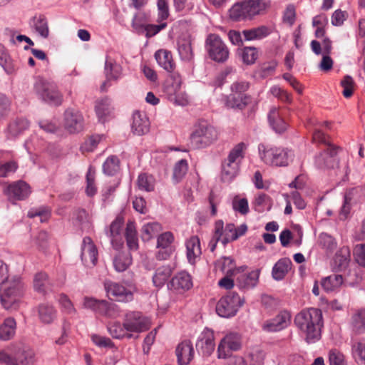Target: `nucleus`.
Listing matches in <instances>:
<instances>
[{"mask_svg":"<svg viewBox=\"0 0 365 365\" xmlns=\"http://www.w3.org/2000/svg\"><path fill=\"white\" fill-rule=\"evenodd\" d=\"M297 328L305 334L307 343H313L321 336V328L323 326L322 313L320 309L310 308L297 314L294 318Z\"/></svg>","mask_w":365,"mask_h":365,"instance_id":"nucleus-1","label":"nucleus"},{"mask_svg":"<svg viewBox=\"0 0 365 365\" xmlns=\"http://www.w3.org/2000/svg\"><path fill=\"white\" fill-rule=\"evenodd\" d=\"M0 284V302L6 309H16L20 298L24 293V284L19 277L1 279Z\"/></svg>","mask_w":365,"mask_h":365,"instance_id":"nucleus-2","label":"nucleus"},{"mask_svg":"<svg viewBox=\"0 0 365 365\" xmlns=\"http://www.w3.org/2000/svg\"><path fill=\"white\" fill-rule=\"evenodd\" d=\"M269 0H245L235 3L229 10L230 18L235 21L251 19L262 14L269 6Z\"/></svg>","mask_w":365,"mask_h":365,"instance_id":"nucleus-3","label":"nucleus"},{"mask_svg":"<svg viewBox=\"0 0 365 365\" xmlns=\"http://www.w3.org/2000/svg\"><path fill=\"white\" fill-rule=\"evenodd\" d=\"M217 131L210 123L204 120H198L190 135V143L195 148H204L217 139Z\"/></svg>","mask_w":365,"mask_h":365,"instance_id":"nucleus-4","label":"nucleus"},{"mask_svg":"<svg viewBox=\"0 0 365 365\" xmlns=\"http://www.w3.org/2000/svg\"><path fill=\"white\" fill-rule=\"evenodd\" d=\"M34 91L45 102L59 106L62 103V95L56 86L42 78H38L34 83Z\"/></svg>","mask_w":365,"mask_h":365,"instance_id":"nucleus-5","label":"nucleus"},{"mask_svg":"<svg viewBox=\"0 0 365 365\" xmlns=\"http://www.w3.org/2000/svg\"><path fill=\"white\" fill-rule=\"evenodd\" d=\"M205 48L209 57L215 62L223 63L228 59L229 49L218 35L210 34L207 36Z\"/></svg>","mask_w":365,"mask_h":365,"instance_id":"nucleus-6","label":"nucleus"},{"mask_svg":"<svg viewBox=\"0 0 365 365\" xmlns=\"http://www.w3.org/2000/svg\"><path fill=\"white\" fill-rule=\"evenodd\" d=\"M243 303L244 300L237 293H230L217 302L216 312L222 317H233Z\"/></svg>","mask_w":365,"mask_h":365,"instance_id":"nucleus-7","label":"nucleus"},{"mask_svg":"<svg viewBox=\"0 0 365 365\" xmlns=\"http://www.w3.org/2000/svg\"><path fill=\"white\" fill-rule=\"evenodd\" d=\"M241 347V335L237 332H230L221 339L218 345L217 357L219 359H226L231 356L233 351L240 350Z\"/></svg>","mask_w":365,"mask_h":365,"instance_id":"nucleus-8","label":"nucleus"},{"mask_svg":"<svg viewBox=\"0 0 365 365\" xmlns=\"http://www.w3.org/2000/svg\"><path fill=\"white\" fill-rule=\"evenodd\" d=\"M9 349L15 356L13 365H35V353L29 346L19 342L11 344Z\"/></svg>","mask_w":365,"mask_h":365,"instance_id":"nucleus-9","label":"nucleus"},{"mask_svg":"<svg viewBox=\"0 0 365 365\" xmlns=\"http://www.w3.org/2000/svg\"><path fill=\"white\" fill-rule=\"evenodd\" d=\"M104 288L108 297L118 302H128L133 299V294L122 284L107 280L104 282Z\"/></svg>","mask_w":365,"mask_h":365,"instance_id":"nucleus-10","label":"nucleus"},{"mask_svg":"<svg viewBox=\"0 0 365 365\" xmlns=\"http://www.w3.org/2000/svg\"><path fill=\"white\" fill-rule=\"evenodd\" d=\"M150 321L140 312L127 313L124 319V326L128 332H142L150 328Z\"/></svg>","mask_w":365,"mask_h":365,"instance_id":"nucleus-11","label":"nucleus"},{"mask_svg":"<svg viewBox=\"0 0 365 365\" xmlns=\"http://www.w3.org/2000/svg\"><path fill=\"white\" fill-rule=\"evenodd\" d=\"M4 192L11 200H23L30 195L31 190L27 182L19 180L9 184Z\"/></svg>","mask_w":365,"mask_h":365,"instance_id":"nucleus-12","label":"nucleus"},{"mask_svg":"<svg viewBox=\"0 0 365 365\" xmlns=\"http://www.w3.org/2000/svg\"><path fill=\"white\" fill-rule=\"evenodd\" d=\"M258 149L262 160H284L294 157L293 151L288 149L272 148L264 144H259Z\"/></svg>","mask_w":365,"mask_h":365,"instance_id":"nucleus-13","label":"nucleus"},{"mask_svg":"<svg viewBox=\"0 0 365 365\" xmlns=\"http://www.w3.org/2000/svg\"><path fill=\"white\" fill-rule=\"evenodd\" d=\"M81 260L87 267H93L98 261V250L92 240L86 237L83 238L81 247Z\"/></svg>","mask_w":365,"mask_h":365,"instance_id":"nucleus-14","label":"nucleus"},{"mask_svg":"<svg viewBox=\"0 0 365 365\" xmlns=\"http://www.w3.org/2000/svg\"><path fill=\"white\" fill-rule=\"evenodd\" d=\"M84 120L82 114L76 110L68 109L64 113L65 128L71 133H78L83 128Z\"/></svg>","mask_w":365,"mask_h":365,"instance_id":"nucleus-15","label":"nucleus"},{"mask_svg":"<svg viewBox=\"0 0 365 365\" xmlns=\"http://www.w3.org/2000/svg\"><path fill=\"white\" fill-rule=\"evenodd\" d=\"M291 321V315L288 312L282 311L274 318L266 321L262 328L266 331H278L287 327Z\"/></svg>","mask_w":365,"mask_h":365,"instance_id":"nucleus-16","label":"nucleus"},{"mask_svg":"<svg viewBox=\"0 0 365 365\" xmlns=\"http://www.w3.org/2000/svg\"><path fill=\"white\" fill-rule=\"evenodd\" d=\"M312 142L314 143L327 145L328 147L324 151V153L322 154L323 160L335 158L338 152L341 150L339 147L329 143L327 140V136L319 129H315L313 132Z\"/></svg>","mask_w":365,"mask_h":365,"instance_id":"nucleus-17","label":"nucleus"},{"mask_svg":"<svg viewBox=\"0 0 365 365\" xmlns=\"http://www.w3.org/2000/svg\"><path fill=\"white\" fill-rule=\"evenodd\" d=\"M214 334L210 330H205L200 336L196 348L203 356H209L215 349Z\"/></svg>","mask_w":365,"mask_h":365,"instance_id":"nucleus-18","label":"nucleus"},{"mask_svg":"<svg viewBox=\"0 0 365 365\" xmlns=\"http://www.w3.org/2000/svg\"><path fill=\"white\" fill-rule=\"evenodd\" d=\"M178 365H188L194 357L192 344L189 340L180 343L175 350Z\"/></svg>","mask_w":365,"mask_h":365,"instance_id":"nucleus-19","label":"nucleus"},{"mask_svg":"<svg viewBox=\"0 0 365 365\" xmlns=\"http://www.w3.org/2000/svg\"><path fill=\"white\" fill-rule=\"evenodd\" d=\"M105 74L106 81L101 86L103 91H106L107 87L109 86L108 82L110 81H117L121 77L122 67L113 60L107 58L105 63Z\"/></svg>","mask_w":365,"mask_h":365,"instance_id":"nucleus-20","label":"nucleus"},{"mask_svg":"<svg viewBox=\"0 0 365 365\" xmlns=\"http://www.w3.org/2000/svg\"><path fill=\"white\" fill-rule=\"evenodd\" d=\"M192 286L190 276L185 272L178 273L168 284V287L178 292L188 290Z\"/></svg>","mask_w":365,"mask_h":365,"instance_id":"nucleus-21","label":"nucleus"},{"mask_svg":"<svg viewBox=\"0 0 365 365\" xmlns=\"http://www.w3.org/2000/svg\"><path fill=\"white\" fill-rule=\"evenodd\" d=\"M149 120L145 113L135 111L133 115L132 131L134 134L142 135L149 131Z\"/></svg>","mask_w":365,"mask_h":365,"instance_id":"nucleus-22","label":"nucleus"},{"mask_svg":"<svg viewBox=\"0 0 365 365\" xmlns=\"http://www.w3.org/2000/svg\"><path fill=\"white\" fill-rule=\"evenodd\" d=\"M123 222V217H117L110 226L109 236L111 239L112 245L115 250L120 249L123 245L121 236Z\"/></svg>","mask_w":365,"mask_h":365,"instance_id":"nucleus-23","label":"nucleus"},{"mask_svg":"<svg viewBox=\"0 0 365 365\" xmlns=\"http://www.w3.org/2000/svg\"><path fill=\"white\" fill-rule=\"evenodd\" d=\"M350 261V250L348 247L340 248L333 259L331 267L333 270L341 272L345 270Z\"/></svg>","mask_w":365,"mask_h":365,"instance_id":"nucleus-24","label":"nucleus"},{"mask_svg":"<svg viewBox=\"0 0 365 365\" xmlns=\"http://www.w3.org/2000/svg\"><path fill=\"white\" fill-rule=\"evenodd\" d=\"M187 157L191 158L186 150H181L177 148H168L156 150L151 155V158L154 159L179 158L180 160H186Z\"/></svg>","mask_w":365,"mask_h":365,"instance_id":"nucleus-25","label":"nucleus"},{"mask_svg":"<svg viewBox=\"0 0 365 365\" xmlns=\"http://www.w3.org/2000/svg\"><path fill=\"white\" fill-rule=\"evenodd\" d=\"M16 331V322L13 317L6 318L0 324V340L9 341L12 339Z\"/></svg>","mask_w":365,"mask_h":365,"instance_id":"nucleus-26","label":"nucleus"},{"mask_svg":"<svg viewBox=\"0 0 365 365\" xmlns=\"http://www.w3.org/2000/svg\"><path fill=\"white\" fill-rule=\"evenodd\" d=\"M155 58L160 66L163 68L168 72H173L175 64L173 61L170 51L167 50H159L155 53Z\"/></svg>","mask_w":365,"mask_h":365,"instance_id":"nucleus-27","label":"nucleus"},{"mask_svg":"<svg viewBox=\"0 0 365 365\" xmlns=\"http://www.w3.org/2000/svg\"><path fill=\"white\" fill-rule=\"evenodd\" d=\"M292 267V262L289 258H282L274 265L272 271V277L275 280H282L284 278Z\"/></svg>","mask_w":365,"mask_h":365,"instance_id":"nucleus-28","label":"nucleus"},{"mask_svg":"<svg viewBox=\"0 0 365 365\" xmlns=\"http://www.w3.org/2000/svg\"><path fill=\"white\" fill-rule=\"evenodd\" d=\"M351 325L356 334L365 333V308L356 309L352 314Z\"/></svg>","mask_w":365,"mask_h":365,"instance_id":"nucleus-29","label":"nucleus"},{"mask_svg":"<svg viewBox=\"0 0 365 365\" xmlns=\"http://www.w3.org/2000/svg\"><path fill=\"white\" fill-rule=\"evenodd\" d=\"M270 125L277 133H282L287 129V123L282 118L279 109L272 107L268 114Z\"/></svg>","mask_w":365,"mask_h":365,"instance_id":"nucleus-30","label":"nucleus"},{"mask_svg":"<svg viewBox=\"0 0 365 365\" xmlns=\"http://www.w3.org/2000/svg\"><path fill=\"white\" fill-rule=\"evenodd\" d=\"M29 127V122L25 118H16L11 122L7 128V137L16 138Z\"/></svg>","mask_w":365,"mask_h":365,"instance_id":"nucleus-31","label":"nucleus"},{"mask_svg":"<svg viewBox=\"0 0 365 365\" xmlns=\"http://www.w3.org/2000/svg\"><path fill=\"white\" fill-rule=\"evenodd\" d=\"M166 93L170 102L178 106H185L188 103L187 95L181 89L173 87H167Z\"/></svg>","mask_w":365,"mask_h":365,"instance_id":"nucleus-32","label":"nucleus"},{"mask_svg":"<svg viewBox=\"0 0 365 365\" xmlns=\"http://www.w3.org/2000/svg\"><path fill=\"white\" fill-rule=\"evenodd\" d=\"M251 98L247 95L230 93L226 100V106L231 108L244 109L250 103Z\"/></svg>","mask_w":365,"mask_h":365,"instance_id":"nucleus-33","label":"nucleus"},{"mask_svg":"<svg viewBox=\"0 0 365 365\" xmlns=\"http://www.w3.org/2000/svg\"><path fill=\"white\" fill-rule=\"evenodd\" d=\"M174 267L170 264L159 267L153 277V282L155 287H162L170 277Z\"/></svg>","mask_w":365,"mask_h":365,"instance_id":"nucleus-34","label":"nucleus"},{"mask_svg":"<svg viewBox=\"0 0 365 365\" xmlns=\"http://www.w3.org/2000/svg\"><path fill=\"white\" fill-rule=\"evenodd\" d=\"M187 257L189 262L193 264L195 258L201 255L200 239L197 236L191 237L186 242Z\"/></svg>","mask_w":365,"mask_h":365,"instance_id":"nucleus-35","label":"nucleus"},{"mask_svg":"<svg viewBox=\"0 0 365 365\" xmlns=\"http://www.w3.org/2000/svg\"><path fill=\"white\" fill-rule=\"evenodd\" d=\"M31 24L35 31L43 38H46L49 35V29L46 18L42 15H36L31 20Z\"/></svg>","mask_w":365,"mask_h":365,"instance_id":"nucleus-36","label":"nucleus"},{"mask_svg":"<svg viewBox=\"0 0 365 365\" xmlns=\"http://www.w3.org/2000/svg\"><path fill=\"white\" fill-rule=\"evenodd\" d=\"M259 270H254L249 274H240L237 278V283L241 288L254 287L258 282Z\"/></svg>","mask_w":365,"mask_h":365,"instance_id":"nucleus-37","label":"nucleus"},{"mask_svg":"<svg viewBox=\"0 0 365 365\" xmlns=\"http://www.w3.org/2000/svg\"><path fill=\"white\" fill-rule=\"evenodd\" d=\"M351 355L358 365H365V341L353 340Z\"/></svg>","mask_w":365,"mask_h":365,"instance_id":"nucleus-38","label":"nucleus"},{"mask_svg":"<svg viewBox=\"0 0 365 365\" xmlns=\"http://www.w3.org/2000/svg\"><path fill=\"white\" fill-rule=\"evenodd\" d=\"M344 282L341 274H333L322 280L321 284L323 289L327 292H333L339 288Z\"/></svg>","mask_w":365,"mask_h":365,"instance_id":"nucleus-39","label":"nucleus"},{"mask_svg":"<svg viewBox=\"0 0 365 365\" xmlns=\"http://www.w3.org/2000/svg\"><path fill=\"white\" fill-rule=\"evenodd\" d=\"M271 29L267 26H261L257 28L244 30L242 34L247 41L262 39L271 34Z\"/></svg>","mask_w":365,"mask_h":365,"instance_id":"nucleus-40","label":"nucleus"},{"mask_svg":"<svg viewBox=\"0 0 365 365\" xmlns=\"http://www.w3.org/2000/svg\"><path fill=\"white\" fill-rule=\"evenodd\" d=\"M38 317L43 324H51L56 317L54 307L48 304H41L38 307Z\"/></svg>","mask_w":365,"mask_h":365,"instance_id":"nucleus-41","label":"nucleus"},{"mask_svg":"<svg viewBox=\"0 0 365 365\" xmlns=\"http://www.w3.org/2000/svg\"><path fill=\"white\" fill-rule=\"evenodd\" d=\"M239 161H224L222 165V178L224 181L233 179L239 171Z\"/></svg>","mask_w":365,"mask_h":365,"instance_id":"nucleus-42","label":"nucleus"},{"mask_svg":"<svg viewBox=\"0 0 365 365\" xmlns=\"http://www.w3.org/2000/svg\"><path fill=\"white\" fill-rule=\"evenodd\" d=\"M113 110L111 101L109 98H105L97 102L96 112L101 121L104 122L106 118L110 115Z\"/></svg>","mask_w":365,"mask_h":365,"instance_id":"nucleus-43","label":"nucleus"},{"mask_svg":"<svg viewBox=\"0 0 365 365\" xmlns=\"http://www.w3.org/2000/svg\"><path fill=\"white\" fill-rule=\"evenodd\" d=\"M132 263V257L129 252L118 253L113 259V266L118 272H124Z\"/></svg>","mask_w":365,"mask_h":365,"instance_id":"nucleus-44","label":"nucleus"},{"mask_svg":"<svg viewBox=\"0 0 365 365\" xmlns=\"http://www.w3.org/2000/svg\"><path fill=\"white\" fill-rule=\"evenodd\" d=\"M161 225L158 222H149L144 225L141 230V237L144 241H148L155 237L160 230Z\"/></svg>","mask_w":365,"mask_h":365,"instance_id":"nucleus-45","label":"nucleus"},{"mask_svg":"<svg viewBox=\"0 0 365 365\" xmlns=\"http://www.w3.org/2000/svg\"><path fill=\"white\" fill-rule=\"evenodd\" d=\"M108 331L110 334L113 337L116 339H120L123 337L126 338H131L132 334L130 333H127L128 331L126 330L124 323L121 324L119 322H114L109 325L108 327Z\"/></svg>","mask_w":365,"mask_h":365,"instance_id":"nucleus-46","label":"nucleus"},{"mask_svg":"<svg viewBox=\"0 0 365 365\" xmlns=\"http://www.w3.org/2000/svg\"><path fill=\"white\" fill-rule=\"evenodd\" d=\"M138 188L146 192H151L155 188V179L146 173L139 175L137 182Z\"/></svg>","mask_w":365,"mask_h":365,"instance_id":"nucleus-47","label":"nucleus"},{"mask_svg":"<svg viewBox=\"0 0 365 365\" xmlns=\"http://www.w3.org/2000/svg\"><path fill=\"white\" fill-rule=\"evenodd\" d=\"M178 52L182 60L190 61L193 56L191 43L189 39L182 38L178 41Z\"/></svg>","mask_w":365,"mask_h":365,"instance_id":"nucleus-48","label":"nucleus"},{"mask_svg":"<svg viewBox=\"0 0 365 365\" xmlns=\"http://www.w3.org/2000/svg\"><path fill=\"white\" fill-rule=\"evenodd\" d=\"M158 18L157 22H164L170 16V9L168 0L157 1Z\"/></svg>","mask_w":365,"mask_h":365,"instance_id":"nucleus-49","label":"nucleus"},{"mask_svg":"<svg viewBox=\"0 0 365 365\" xmlns=\"http://www.w3.org/2000/svg\"><path fill=\"white\" fill-rule=\"evenodd\" d=\"M102 137L98 135H91L87 138L81 145L80 149L83 154L90 153L97 147L98 144L101 142Z\"/></svg>","mask_w":365,"mask_h":365,"instance_id":"nucleus-50","label":"nucleus"},{"mask_svg":"<svg viewBox=\"0 0 365 365\" xmlns=\"http://www.w3.org/2000/svg\"><path fill=\"white\" fill-rule=\"evenodd\" d=\"M269 92L273 96L278 98L283 103H291L292 102V97L290 93L279 86H272L270 88Z\"/></svg>","mask_w":365,"mask_h":365,"instance_id":"nucleus-51","label":"nucleus"},{"mask_svg":"<svg viewBox=\"0 0 365 365\" xmlns=\"http://www.w3.org/2000/svg\"><path fill=\"white\" fill-rule=\"evenodd\" d=\"M341 86L343 88V96L349 98L353 95L355 83L354 79L350 76H345L341 81Z\"/></svg>","mask_w":365,"mask_h":365,"instance_id":"nucleus-52","label":"nucleus"},{"mask_svg":"<svg viewBox=\"0 0 365 365\" xmlns=\"http://www.w3.org/2000/svg\"><path fill=\"white\" fill-rule=\"evenodd\" d=\"M247 145L243 142L239 143L230 150L228 160H237L245 158Z\"/></svg>","mask_w":365,"mask_h":365,"instance_id":"nucleus-53","label":"nucleus"},{"mask_svg":"<svg viewBox=\"0 0 365 365\" xmlns=\"http://www.w3.org/2000/svg\"><path fill=\"white\" fill-rule=\"evenodd\" d=\"M86 192L88 196L92 197L96 195L97 189L95 185V171L90 168L86 174Z\"/></svg>","mask_w":365,"mask_h":365,"instance_id":"nucleus-54","label":"nucleus"},{"mask_svg":"<svg viewBox=\"0 0 365 365\" xmlns=\"http://www.w3.org/2000/svg\"><path fill=\"white\" fill-rule=\"evenodd\" d=\"M27 215L30 218L39 217L40 221L44 222L47 221L50 217V210L48 208L44 207L34 208L28 212Z\"/></svg>","mask_w":365,"mask_h":365,"instance_id":"nucleus-55","label":"nucleus"},{"mask_svg":"<svg viewBox=\"0 0 365 365\" xmlns=\"http://www.w3.org/2000/svg\"><path fill=\"white\" fill-rule=\"evenodd\" d=\"M319 245L330 252L333 251L336 247V242L327 233H322L319 237Z\"/></svg>","mask_w":365,"mask_h":365,"instance_id":"nucleus-56","label":"nucleus"},{"mask_svg":"<svg viewBox=\"0 0 365 365\" xmlns=\"http://www.w3.org/2000/svg\"><path fill=\"white\" fill-rule=\"evenodd\" d=\"M187 164L186 161H178L174 167L173 178L176 182H178L185 175L187 171Z\"/></svg>","mask_w":365,"mask_h":365,"instance_id":"nucleus-57","label":"nucleus"},{"mask_svg":"<svg viewBox=\"0 0 365 365\" xmlns=\"http://www.w3.org/2000/svg\"><path fill=\"white\" fill-rule=\"evenodd\" d=\"M48 283V275L46 273L40 272L35 275L34 279V287L36 291L43 293Z\"/></svg>","mask_w":365,"mask_h":365,"instance_id":"nucleus-58","label":"nucleus"},{"mask_svg":"<svg viewBox=\"0 0 365 365\" xmlns=\"http://www.w3.org/2000/svg\"><path fill=\"white\" fill-rule=\"evenodd\" d=\"M258 57V52L254 47H245L242 50V58L244 63L252 64Z\"/></svg>","mask_w":365,"mask_h":365,"instance_id":"nucleus-59","label":"nucleus"},{"mask_svg":"<svg viewBox=\"0 0 365 365\" xmlns=\"http://www.w3.org/2000/svg\"><path fill=\"white\" fill-rule=\"evenodd\" d=\"M241 268H235L233 259L230 257H223L221 270L227 275H235Z\"/></svg>","mask_w":365,"mask_h":365,"instance_id":"nucleus-60","label":"nucleus"},{"mask_svg":"<svg viewBox=\"0 0 365 365\" xmlns=\"http://www.w3.org/2000/svg\"><path fill=\"white\" fill-rule=\"evenodd\" d=\"M173 240L174 237L171 232H164L158 237L157 247L173 248L171 245Z\"/></svg>","mask_w":365,"mask_h":365,"instance_id":"nucleus-61","label":"nucleus"},{"mask_svg":"<svg viewBox=\"0 0 365 365\" xmlns=\"http://www.w3.org/2000/svg\"><path fill=\"white\" fill-rule=\"evenodd\" d=\"M17 168L15 161H0V177H6Z\"/></svg>","mask_w":365,"mask_h":365,"instance_id":"nucleus-62","label":"nucleus"},{"mask_svg":"<svg viewBox=\"0 0 365 365\" xmlns=\"http://www.w3.org/2000/svg\"><path fill=\"white\" fill-rule=\"evenodd\" d=\"M354 255L356 262L365 267V244L356 245L354 249Z\"/></svg>","mask_w":365,"mask_h":365,"instance_id":"nucleus-63","label":"nucleus"},{"mask_svg":"<svg viewBox=\"0 0 365 365\" xmlns=\"http://www.w3.org/2000/svg\"><path fill=\"white\" fill-rule=\"evenodd\" d=\"M329 360L330 365H346L344 356L336 349L330 351Z\"/></svg>","mask_w":365,"mask_h":365,"instance_id":"nucleus-64","label":"nucleus"}]
</instances>
